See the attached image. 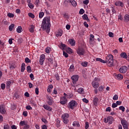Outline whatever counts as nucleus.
Returning a JSON list of instances; mask_svg holds the SVG:
<instances>
[{
	"mask_svg": "<svg viewBox=\"0 0 129 129\" xmlns=\"http://www.w3.org/2000/svg\"><path fill=\"white\" fill-rule=\"evenodd\" d=\"M51 18L50 17H44L41 24V28L43 31H46L48 34L50 33V28H51Z\"/></svg>",
	"mask_w": 129,
	"mask_h": 129,
	"instance_id": "nucleus-1",
	"label": "nucleus"
},
{
	"mask_svg": "<svg viewBox=\"0 0 129 129\" xmlns=\"http://www.w3.org/2000/svg\"><path fill=\"white\" fill-rule=\"evenodd\" d=\"M107 64L109 67H111L113 65V55L112 54H108L106 57Z\"/></svg>",
	"mask_w": 129,
	"mask_h": 129,
	"instance_id": "nucleus-2",
	"label": "nucleus"
},
{
	"mask_svg": "<svg viewBox=\"0 0 129 129\" xmlns=\"http://www.w3.org/2000/svg\"><path fill=\"white\" fill-rule=\"evenodd\" d=\"M67 97H68V95L64 93L63 96L60 98V104H62V105H65V104H66V103L68 102V100L67 99Z\"/></svg>",
	"mask_w": 129,
	"mask_h": 129,
	"instance_id": "nucleus-3",
	"label": "nucleus"
},
{
	"mask_svg": "<svg viewBox=\"0 0 129 129\" xmlns=\"http://www.w3.org/2000/svg\"><path fill=\"white\" fill-rule=\"evenodd\" d=\"M19 126L22 127V126H24L22 129H29L30 128V125L28 124V122L25 120L21 121L19 123Z\"/></svg>",
	"mask_w": 129,
	"mask_h": 129,
	"instance_id": "nucleus-4",
	"label": "nucleus"
},
{
	"mask_svg": "<svg viewBox=\"0 0 129 129\" xmlns=\"http://www.w3.org/2000/svg\"><path fill=\"white\" fill-rule=\"evenodd\" d=\"M76 101L72 100L68 104V107L71 109H74L76 107Z\"/></svg>",
	"mask_w": 129,
	"mask_h": 129,
	"instance_id": "nucleus-5",
	"label": "nucleus"
},
{
	"mask_svg": "<svg viewBox=\"0 0 129 129\" xmlns=\"http://www.w3.org/2000/svg\"><path fill=\"white\" fill-rule=\"evenodd\" d=\"M69 118V114L68 113H64L62 115L61 118L63 120V122L64 123H66V124H67L68 122H69V120L68 119Z\"/></svg>",
	"mask_w": 129,
	"mask_h": 129,
	"instance_id": "nucleus-6",
	"label": "nucleus"
},
{
	"mask_svg": "<svg viewBox=\"0 0 129 129\" xmlns=\"http://www.w3.org/2000/svg\"><path fill=\"white\" fill-rule=\"evenodd\" d=\"M92 86L94 88L97 89L98 87H99V83H98V78H95L94 79V80L92 81Z\"/></svg>",
	"mask_w": 129,
	"mask_h": 129,
	"instance_id": "nucleus-7",
	"label": "nucleus"
},
{
	"mask_svg": "<svg viewBox=\"0 0 129 129\" xmlns=\"http://www.w3.org/2000/svg\"><path fill=\"white\" fill-rule=\"evenodd\" d=\"M46 102L48 104V105H52V104H53V103L54 102V101L53 100V98H52V97H51V96L49 95H46Z\"/></svg>",
	"mask_w": 129,
	"mask_h": 129,
	"instance_id": "nucleus-8",
	"label": "nucleus"
},
{
	"mask_svg": "<svg viewBox=\"0 0 129 129\" xmlns=\"http://www.w3.org/2000/svg\"><path fill=\"white\" fill-rule=\"evenodd\" d=\"M121 123L124 129H128V123L124 119L121 120Z\"/></svg>",
	"mask_w": 129,
	"mask_h": 129,
	"instance_id": "nucleus-9",
	"label": "nucleus"
},
{
	"mask_svg": "<svg viewBox=\"0 0 129 129\" xmlns=\"http://www.w3.org/2000/svg\"><path fill=\"white\" fill-rule=\"evenodd\" d=\"M0 113L1 114H6L7 113V110H6V106L5 105L0 106Z\"/></svg>",
	"mask_w": 129,
	"mask_h": 129,
	"instance_id": "nucleus-10",
	"label": "nucleus"
},
{
	"mask_svg": "<svg viewBox=\"0 0 129 129\" xmlns=\"http://www.w3.org/2000/svg\"><path fill=\"white\" fill-rule=\"evenodd\" d=\"M77 53L79 55V56H83V55L85 54V50L82 48H78L77 51Z\"/></svg>",
	"mask_w": 129,
	"mask_h": 129,
	"instance_id": "nucleus-11",
	"label": "nucleus"
},
{
	"mask_svg": "<svg viewBox=\"0 0 129 129\" xmlns=\"http://www.w3.org/2000/svg\"><path fill=\"white\" fill-rule=\"evenodd\" d=\"M45 58H46V55H45V54H42L40 55L39 59V63L40 65H43V64H44V62L45 61Z\"/></svg>",
	"mask_w": 129,
	"mask_h": 129,
	"instance_id": "nucleus-12",
	"label": "nucleus"
},
{
	"mask_svg": "<svg viewBox=\"0 0 129 129\" xmlns=\"http://www.w3.org/2000/svg\"><path fill=\"white\" fill-rule=\"evenodd\" d=\"M119 71L121 73H125L127 71V67L126 66H122L119 69Z\"/></svg>",
	"mask_w": 129,
	"mask_h": 129,
	"instance_id": "nucleus-13",
	"label": "nucleus"
},
{
	"mask_svg": "<svg viewBox=\"0 0 129 129\" xmlns=\"http://www.w3.org/2000/svg\"><path fill=\"white\" fill-rule=\"evenodd\" d=\"M79 78V76H78V75H75L72 77V80H73V84H76V82L78 81Z\"/></svg>",
	"mask_w": 129,
	"mask_h": 129,
	"instance_id": "nucleus-14",
	"label": "nucleus"
},
{
	"mask_svg": "<svg viewBox=\"0 0 129 129\" xmlns=\"http://www.w3.org/2000/svg\"><path fill=\"white\" fill-rule=\"evenodd\" d=\"M114 4H115V6H116V7H121V8H123L124 7L123 3L119 1L115 2Z\"/></svg>",
	"mask_w": 129,
	"mask_h": 129,
	"instance_id": "nucleus-15",
	"label": "nucleus"
},
{
	"mask_svg": "<svg viewBox=\"0 0 129 129\" xmlns=\"http://www.w3.org/2000/svg\"><path fill=\"white\" fill-rule=\"evenodd\" d=\"M63 35V30L61 29H58V31L56 32L55 36L56 37H61Z\"/></svg>",
	"mask_w": 129,
	"mask_h": 129,
	"instance_id": "nucleus-16",
	"label": "nucleus"
},
{
	"mask_svg": "<svg viewBox=\"0 0 129 129\" xmlns=\"http://www.w3.org/2000/svg\"><path fill=\"white\" fill-rule=\"evenodd\" d=\"M43 107L44 109H46V110H48V111H52V108L50 107V106H48V105H44Z\"/></svg>",
	"mask_w": 129,
	"mask_h": 129,
	"instance_id": "nucleus-17",
	"label": "nucleus"
},
{
	"mask_svg": "<svg viewBox=\"0 0 129 129\" xmlns=\"http://www.w3.org/2000/svg\"><path fill=\"white\" fill-rule=\"evenodd\" d=\"M69 43H70V45L72 46H75L76 45V42L75 40L73 39H70L69 40Z\"/></svg>",
	"mask_w": 129,
	"mask_h": 129,
	"instance_id": "nucleus-18",
	"label": "nucleus"
},
{
	"mask_svg": "<svg viewBox=\"0 0 129 129\" xmlns=\"http://www.w3.org/2000/svg\"><path fill=\"white\" fill-rule=\"evenodd\" d=\"M115 76L117 80H121V79H123V76L120 74H116Z\"/></svg>",
	"mask_w": 129,
	"mask_h": 129,
	"instance_id": "nucleus-19",
	"label": "nucleus"
},
{
	"mask_svg": "<svg viewBox=\"0 0 129 129\" xmlns=\"http://www.w3.org/2000/svg\"><path fill=\"white\" fill-rule=\"evenodd\" d=\"M83 20L84 21H87V22H90V20H89V18H88V16L86 14H84L83 16Z\"/></svg>",
	"mask_w": 129,
	"mask_h": 129,
	"instance_id": "nucleus-20",
	"label": "nucleus"
},
{
	"mask_svg": "<svg viewBox=\"0 0 129 129\" xmlns=\"http://www.w3.org/2000/svg\"><path fill=\"white\" fill-rule=\"evenodd\" d=\"M124 22H125V23H127V22H129V15H125L124 17Z\"/></svg>",
	"mask_w": 129,
	"mask_h": 129,
	"instance_id": "nucleus-21",
	"label": "nucleus"
},
{
	"mask_svg": "<svg viewBox=\"0 0 129 129\" xmlns=\"http://www.w3.org/2000/svg\"><path fill=\"white\" fill-rule=\"evenodd\" d=\"M26 64L25 63H22L21 65V72H24L25 70H26Z\"/></svg>",
	"mask_w": 129,
	"mask_h": 129,
	"instance_id": "nucleus-22",
	"label": "nucleus"
},
{
	"mask_svg": "<svg viewBox=\"0 0 129 129\" xmlns=\"http://www.w3.org/2000/svg\"><path fill=\"white\" fill-rule=\"evenodd\" d=\"M120 57H121V58L126 59L127 55L126 54V53H125V52H121L120 54Z\"/></svg>",
	"mask_w": 129,
	"mask_h": 129,
	"instance_id": "nucleus-23",
	"label": "nucleus"
},
{
	"mask_svg": "<svg viewBox=\"0 0 129 129\" xmlns=\"http://www.w3.org/2000/svg\"><path fill=\"white\" fill-rule=\"evenodd\" d=\"M78 93H80V94H83L84 93V89L82 88H80L78 89Z\"/></svg>",
	"mask_w": 129,
	"mask_h": 129,
	"instance_id": "nucleus-24",
	"label": "nucleus"
},
{
	"mask_svg": "<svg viewBox=\"0 0 129 129\" xmlns=\"http://www.w3.org/2000/svg\"><path fill=\"white\" fill-rule=\"evenodd\" d=\"M73 126H77V127H79L80 126V124H79V122L78 121H74L73 123Z\"/></svg>",
	"mask_w": 129,
	"mask_h": 129,
	"instance_id": "nucleus-25",
	"label": "nucleus"
},
{
	"mask_svg": "<svg viewBox=\"0 0 129 129\" xmlns=\"http://www.w3.org/2000/svg\"><path fill=\"white\" fill-rule=\"evenodd\" d=\"M34 29H35V26L31 25L30 26V28L29 29V32H30V33H34Z\"/></svg>",
	"mask_w": 129,
	"mask_h": 129,
	"instance_id": "nucleus-26",
	"label": "nucleus"
},
{
	"mask_svg": "<svg viewBox=\"0 0 129 129\" xmlns=\"http://www.w3.org/2000/svg\"><path fill=\"white\" fill-rule=\"evenodd\" d=\"M23 31V28H22L21 26H18L17 28V33H22Z\"/></svg>",
	"mask_w": 129,
	"mask_h": 129,
	"instance_id": "nucleus-27",
	"label": "nucleus"
},
{
	"mask_svg": "<svg viewBox=\"0 0 129 129\" xmlns=\"http://www.w3.org/2000/svg\"><path fill=\"white\" fill-rule=\"evenodd\" d=\"M74 69H75V68L74 67V64H72L70 66L69 70V71H70V72H73V71H74Z\"/></svg>",
	"mask_w": 129,
	"mask_h": 129,
	"instance_id": "nucleus-28",
	"label": "nucleus"
},
{
	"mask_svg": "<svg viewBox=\"0 0 129 129\" xmlns=\"http://www.w3.org/2000/svg\"><path fill=\"white\" fill-rule=\"evenodd\" d=\"M98 102V98L95 97L94 99H93V104L96 106L97 105V103Z\"/></svg>",
	"mask_w": 129,
	"mask_h": 129,
	"instance_id": "nucleus-29",
	"label": "nucleus"
},
{
	"mask_svg": "<svg viewBox=\"0 0 129 129\" xmlns=\"http://www.w3.org/2000/svg\"><path fill=\"white\" fill-rule=\"evenodd\" d=\"M14 28H15V24H12L10 26H9V30L10 31H13V30L14 29Z\"/></svg>",
	"mask_w": 129,
	"mask_h": 129,
	"instance_id": "nucleus-30",
	"label": "nucleus"
},
{
	"mask_svg": "<svg viewBox=\"0 0 129 129\" xmlns=\"http://www.w3.org/2000/svg\"><path fill=\"white\" fill-rule=\"evenodd\" d=\"M11 84H12V82L10 81H8L7 83H6L7 88H10V87H11Z\"/></svg>",
	"mask_w": 129,
	"mask_h": 129,
	"instance_id": "nucleus-31",
	"label": "nucleus"
},
{
	"mask_svg": "<svg viewBox=\"0 0 129 129\" xmlns=\"http://www.w3.org/2000/svg\"><path fill=\"white\" fill-rule=\"evenodd\" d=\"M61 122V121H60V119H57L56 120V126H57V127H59L60 125V122Z\"/></svg>",
	"mask_w": 129,
	"mask_h": 129,
	"instance_id": "nucleus-32",
	"label": "nucleus"
},
{
	"mask_svg": "<svg viewBox=\"0 0 129 129\" xmlns=\"http://www.w3.org/2000/svg\"><path fill=\"white\" fill-rule=\"evenodd\" d=\"M71 4H72L73 7H76L77 6V3L74 0H72Z\"/></svg>",
	"mask_w": 129,
	"mask_h": 129,
	"instance_id": "nucleus-33",
	"label": "nucleus"
},
{
	"mask_svg": "<svg viewBox=\"0 0 129 129\" xmlns=\"http://www.w3.org/2000/svg\"><path fill=\"white\" fill-rule=\"evenodd\" d=\"M94 41V35L90 34V42H93Z\"/></svg>",
	"mask_w": 129,
	"mask_h": 129,
	"instance_id": "nucleus-34",
	"label": "nucleus"
},
{
	"mask_svg": "<svg viewBox=\"0 0 129 129\" xmlns=\"http://www.w3.org/2000/svg\"><path fill=\"white\" fill-rule=\"evenodd\" d=\"M44 15H45L44 12H40L39 14V19H42V18H43L44 17Z\"/></svg>",
	"mask_w": 129,
	"mask_h": 129,
	"instance_id": "nucleus-35",
	"label": "nucleus"
},
{
	"mask_svg": "<svg viewBox=\"0 0 129 129\" xmlns=\"http://www.w3.org/2000/svg\"><path fill=\"white\" fill-rule=\"evenodd\" d=\"M65 47H66V45L65 44H61L59 45L60 49H61V50H64L65 49Z\"/></svg>",
	"mask_w": 129,
	"mask_h": 129,
	"instance_id": "nucleus-36",
	"label": "nucleus"
},
{
	"mask_svg": "<svg viewBox=\"0 0 129 129\" xmlns=\"http://www.w3.org/2000/svg\"><path fill=\"white\" fill-rule=\"evenodd\" d=\"M45 52L47 54H50V52H51V48L50 47H47L45 49Z\"/></svg>",
	"mask_w": 129,
	"mask_h": 129,
	"instance_id": "nucleus-37",
	"label": "nucleus"
},
{
	"mask_svg": "<svg viewBox=\"0 0 129 129\" xmlns=\"http://www.w3.org/2000/svg\"><path fill=\"white\" fill-rule=\"evenodd\" d=\"M1 48H5V42L0 40V49Z\"/></svg>",
	"mask_w": 129,
	"mask_h": 129,
	"instance_id": "nucleus-38",
	"label": "nucleus"
},
{
	"mask_svg": "<svg viewBox=\"0 0 129 129\" xmlns=\"http://www.w3.org/2000/svg\"><path fill=\"white\" fill-rule=\"evenodd\" d=\"M28 16L30 18H31V19H35V15L32 13H28Z\"/></svg>",
	"mask_w": 129,
	"mask_h": 129,
	"instance_id": "nucleus-39",
	"label": "nucleus"
},
{
	"mask_svg": "<svg viewBox=\"0 0 129 129\" xmlns=\"http://www.w3.org/2000/svg\"><path fill=\"white\" fill-rule=\"evenodd\" d=\"M7 16L9 18H14V17H15V15H14V14L10 13H8Z\"/></svg>",
	"mask_w": 129,
	"mask_h": 129,
	"instance_id": "nucleus-40",
	"label": "nucleus"
},
{
	"mask_svg": "<svg viewBox=\"0 0 129 129\" xmlns=\"http://www.w3.org/2000/svg\"><path fill=\"white\" fill-rule=\"evenodd\" d=\"M72 0H65L64 1L65 5H68V4H71V2Z\"/></svg>",
	"mask_w": 129,
	"mask_h": 129,
	"instance_id": "nucleus-41",
	"label": "nucleus"
},
{
	"mask_svg": "<svg viewBox=\"0 0 129 129\" xmlns=\"http://www.w3.org/2000/svg\"><path fill=\"white\" fill-rule=\"evenodd\" d=\"M88 63L86 61H85L84 62H82L81 65L82 66H83L84 67H86L88 65Z\"/></svg>",
	"mask_w": 129,
	"mask_h": 129,
	"instance_id": "nucleus-42",
	"label": "nucleus"
},
{
	"mask_svg": "<svg viewBox=\"0 0 129 129\" xmlns=\"http://www.w3.org/2000/svg\"><path fill=\"white\" fill-rule=\"evenodd\" d=\"M25 62L26 63H31V59H29L28 57H26L25 59Z\"/></svg>",
	"mask_w": 129,
	"mask_h": 129,
	"instance_id": "nucleus-43",
	"label": "nucleus"
},
{
	"mask_svg": "<svg viewBox=\"0 0 129 129\" xmlns=\"http://www.w3.org/2000/svg\"><path fill=\"white\" fill-rule=\"evenodd\" d=\"M29 8L31 9V10H33L34 9V5L32 3H30L28 4Z\"/></svg>",
	"mask_w": 129,
	"mask_h": 129,
	"instance_id": "nucleus-44",
	"label": "nucleus"
},
{
	"mask_svg": "<svg viewBox=\"0 0 129 129\" xmlns=\"http://www.w3.org/2000/svg\"><path fill=\"white\" fill-rule=\"evenodd\" d=\"M83 4L85 5V6H87L89 4V0H85L83 1Z\"/></svg>",
	"mask_w": 129,
	"mask_h": 129,
	"instance_id": "nucleus-45",
	"label": "nucleus"
},
{
	"mask_svg": "<svg viewBox=\"0 0 129 129\" xmlns=\"http://www.w3.org/2000/svg\"><path fill=\"white\" fill-rule=\"evenodd\" d=\"M39 4H40V0H35L34 4L36 5V7L39 6Z\"/></svg>",
	"mask_w": 129,
	"mask_h": 129,
	"instance_id": "nucleus-46",
	"label": "nucleus"
},
{
	"mask_svg": "<svg viewBox=\"0 0 129 129\" xmlns=\"http://www.w3.org/2000/svg\"><path fill=\"white\" fill-rule=\"evenodd\" d=\"M1 89L3 90H5V88H6V84H2L1 85Z\"/></svg>",
	"mask_w": 129,
	"mask_h": 129,
	"instance_id": "nucleus-47",
	"label": "nucleus"
},
{
	"mask_svg": "<svg viewBox=\"0 0 129 129\" xmlns=\"http://www.w3.org/2000/svg\"><path fill=\"white\" fill-rule=\"evenodd\" d=\"M119 109L120 110H121L123 112H124L125 108H124V107H123V106H120L119 107Z\"/></svg>",
	"mask_w": 129,
	"mask_h": 129,
	"instance_id": "nucleus-48",
	"label": "nucleus"
},
{
	"mask_svg": "<svg viewBox=\"0 0 129 129\" xmlns=\"http://www.w3.org/2000/svg\"><path fill=\"white\" fill-rule=\"evenodd\" d=\"M85 12L84 10L81 9L79 11V14L80 15H83Z\"/></svg>",
	"mask_w": 129,
	"mask_h": 129,
	"instance_id": "nucleus-49",
	"label": "nucleus"
},
{
	"mask_svg": "<svg viewBox=\"0 0 129 129\" xmlns=\"http://www.w3.org/2000/svg\"><path fill=\"white\" fill-rule=\"evenodd\" d=\"M26 69H27V72H31V66H27Z\"/></svg>",
	"mask_w": 129,
	"mask_h": 129,
	"instance_id": "nucleus-50",
	"label": "nucleus"
},
{
	"mask_svg": "<svg viewBox=\"0 0 129 129\" xmlns=\"http://www.w3.org/2000/svg\"><path fill=\"white\" fill-rule=\"evenodd\" d=\"M26 108L27 109V110H32L33 109V108H32V107H31L30 105L26 106Z\"/></svg>",
	"mask_w": 129,
	"mask_h": 129,
	"instance_id": "nucleus-51",
	"label": "nucleus"
},
{
	"mask_svg": "<svg viewBox=\"0 0 129 129\" xmlns=\"http://www.w3.org/2000/svg\"><path fill=\"white\" fill-rule=\"evenodd\" d=\"M63 56H64V57H66V58H68V57L69 56L68 53L65 52V51H63Z\"/></svg>",
	"mask_w": 129,
	"mask_h": 129,
	"instance_id": "nucleus-52",
	"label": "nucleus"
},
{
	"mask_svg": "<svg viewBox=\"0 0 129 129\" xmlns=\"http://www.w3.org/2000/svg\"><path fill=\"white\" fill-rule=\"evenodd\" d=\"M55 77L56 80L57 81L60 80V77L59 76V75L58 74H55Z\"/></svg>",
	"mask_w": 129,
	"mask_h": 129,
	"instance_id": "nucleus-53",
	"label": "nucleus"
},
{
	"mask_svg": "<svg viewBox=\"0 0 129 129\" xmlns=\"http://www.w3.org/2000/svg\"><path fill=\"white\" fill-rule=\"evenodd\" d=\"M30 103L32 105V106H37V104H36V102L32 101L30 102Z\"/></svg>",
	"mask_w": 129,
	"mask_h": 129,
	"instance_id": "nucleus-54",
	"label": "nucleus"
},
{
	"mask_svg": "<svg viewBox=\"0 0 129 129\" xmlns=\"http://www.w3.org/2000/svg\"><path fill=\"white\" fill-rule=\"evenodd\" d=\"M113 100H117L118 99V96L117 95H115L113 97Z\"/></svg>",
	"mask_w": 129,
	"mask_h": 129,
	"instance_id": "nucleus-55",
	"label": "nucleus"
},
{
	"mask_svg": "<svg viewBox=\"0 0 129 129\" xmlns=\"http://www.w3.org/2000/svg\"><path fill=\"white\" fill-rule=\"evenodd\" d=\"M68 95V97H67V98H72V97H73V94H67Z\"/></svg>",
	"mask_w": 129,
	"mask_h": 129,
	"instance_id": "nucleus-56",
	"label": "nucleus"
},
{
	"mask_svg": "<svg viewBox=\"0 0 129 129\" xmlns=\"http://www.w3.org/2000/svg\"><path fill=\"white\" fill-rule=\"evenodd\" d=\"M4 129H10V125L9 124H6L4 126Z\"/></svg>",
	"mask_w": 129,
	"mask_h": 129,
	"instance_id": "nucleus-57",
	"label": "nucleus"
},
{
	"mask_svg": "<svg viewBox=\"0 0 129 129\" xmlns=\"http://www.w3.org/2000/svg\"><path fill=\"white\" fill-rule=\"evenodd\" d=\"M89 127V123L88 122H86L85 123V129H87Z\"/></svg>",
	"mask_w": 129,
	"mask_h": 129,
	"instance_id": "nucleus-58",
	"label": "nucleus"
},
{
	"mask_svg": "<svg viewBox=\"0 0 129 129\" xmlns=\"http://www.w3.org/2000/svg\"><path fill=\"white\" fill-rule=\"evenodd\" d=\"M112 108H115V107H117V104L115 103H113L112 104Z\"/></svg>",
	"mask_w": 129,
	"mask_h": 129,
	"instance_id": "nucleus-59",
	"label": "nucleus"
},
{
	"mask_svg": "<svg viewBox=\"0 0 129 129\" xmlns=\"http://www.w3.org/2000/svg\"><path fill=\"white\" fill-rule=\"evenodd\" d=\"M48 61H49V62H50V63H51V64H53V58L49 57Z\"/></svg>",
	"mask_w": 129,
	"mask_h": 129,
	"instance_id": "nucleus-60",
	"label": "nucleus"
},
{
	"mask_svg": "<svg viewBox=\"0 0 129 129\" xmlns=\"http://www.w3.org/2000/svg\"><path fill=\"white\" fill-rule=\"evenodd\" d=\"M98 90L100 91V92H102V91L103 90V87L100 86L98 88Z\"/></svg>",
	"mask_w": 129,
	"mask_h": 129,
	"instance_id": "nucleus-61",
	"label": "nucleus"
},
{
	"mask_svg": "<svg viewBox=\"0 0 129 129\" xmlns=\"http://www.w3.org/2000/svg\"><path fill=\"white\" fill-rule=\"evenodd\" d=\"M112 118H113L112 116H110L107 118V119L108 121H110L112 120Z\"/></svg>",
	"mask_w": 129,
	"mask_h": 129,
	"instance_id": "nucleus-62",
	"label": "nucleus"
},
{
	"mask_svg": "<svg viewBox=\"0 0 129 129\" xmlns=\"http://www.w3.org/2000/svg\"><path fill=\"white\" fill-rule=\"evenodd\" d=\"M35 94H36V95H38V94H39V88H35Z\"/></svg>",
	"mask_w": 129,
	"mask_h": 129,
	"instance_id": "nucleus-63",
	"label": "nucleus"
},
{
	"mask_svg": "<svg viewBox=\"0 0 129 129\" xmlns=\"http://www.w3.org/2000/svg\"><path fill=\"white\" fill-rule=\"evenodd\" d=\"M109 37L110 38H113V33L112 32H109L108 34Z\"/></svg>",
	"mask_w": 129,
	"mask_h": 129,
	"instance_id": "nucleus-64",
	"label": "nucleus"
}]
</instances>
